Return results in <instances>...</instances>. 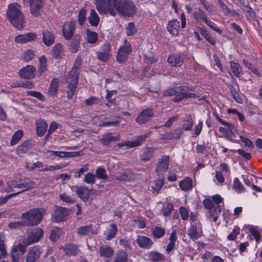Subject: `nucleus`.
I'll list each match as a JSON object with an SVG mask.
<instances>
[{
    "label": "nucleus",
    "mask_w": 262,
    "mask_h": 262,
    "mask_svg": "<svg viewBox=\"0 0 262 262\" xmlns=\"http://www.w3.org/2000/svg\"><path fill=\"white\" fill-rule=\"evenodd\" d=\"M113 136L111 133L104 134L101 139V142L104 145H108L112 141Z\"/></svg>",
    "instance_id": "obj_63"
},
{
    "label": "nucleus",
    "mask_w": 262,
    "mask_h": 262,
    "mask_svg": "<svg viewBox=\"0 0 262 262\" xmlns=\"http://www.w3.org/2000/svg\"><path fill=\"white\" fill-rule=\"evenodd\" d=\"M98 59L103 62H106L112 56V53L97 51L96 52Z\"/></svg>",
    "instance_id": "obj_54"
},
{
    "label": "nucleus",
    "mask_w": 262,
    "mask_h": 262,
    "mask_svg": "<svg viewBox=\"0 0 262 262\" xmlns=\"http://www.w3.org/2000/svg\"><path fill=\"white\" fill-rule=\"evenodd\" d=\"M89 21L90 25L93 27L98 26L99 22V17L96 11L92 9L91 11L90 16L89 17Z\"/></svg>",
    "instance_id": "obj_37"
},
{
    "label": "nucleus",
    "mask_w": 262,
    "mask_h": 262,
    "mask_svg": "<svg viewBox=\"0 0 262 262\" xmlns=\"http://www.w3.org/2000/svg\"><path fill=\"white\" fill-rule=\"evenodd\" d=\"M68 214V211L66 208L56 206L54 209L52 220L55 222L63 221Z\"/></svg>",
    "instance_id": "obj_15"
},
{
    "label": "nucleus",
    "mask_w": 262,
    "mask_h": 262,
    "mask_svg": "<svg viewBox=\"0 0 262 262\" xmlns=\"http://www.w3.org/2000/svg\"><path fill=\"white\" fill-rule=\"evenodd\" d=\"M151 233L155 237L160 238L164 235L165 230L163 228L155 226L152 228Z\"/></svg>",
    "instance_id": "obj_45"
},
{
    "label": "nucleus",
    "mask_w": 262,
    "mask_h": 262,
    "mask_svg": "<svg viewBox=\"0 0 262 262\" xmlns=\"http://www.w3.org/2000/svg\"><path fill=\"white\" fill-rule=\"evenodd\" d=\"M31 147L30 141H25L16 148V151L18 154H25Z\"/></svg>",
    "instance_id": "obj_35"
},
{
    "label": "nucleus",
    "mask_w": 262,
    "mask_h": 262,
    "mask_svg": "<svg viewBox=\"0 0 262 262\" xmlns=\"http://www.w3.org/2000/svg\"><path fill=\"white\" fill-rule=\"evenodd\" d=\"M71 189L72 191L75 189L77 196L84 202H87L89 200V194L91 190L85 186L75 185L72 186Z\"/></svg>",
    "instance_id": "obj_14"
},
{
    "label": "nucleus",
    "mask_w": 262,
    "mask_h": 262,
    "mask_svg": "<svg viewBox=\"0 0 262 262\" xmlns=\"http://www.w3.org/2000/svg\"><path fill=\"white\" fill-rule=\"evenodd\" d=\"M62 52V46L60 43L56 44L53 48V56L55 58L60 56Z\"/></svg>",
    "instance_id": "obj_58"
},
{
    "label": "nucleus",
    "mask_w": 262,
    "mask_h": 262,
    "mask_svg": "<svg viewBox=\"0 0 262 262\" xmlns=\"http://www.w3.org/2000/svg\"><path fill=\"white\" fill-rule=\"evenodd\" d=\"M132 52L130 43L126 39L124 40V45L119 48L117 52L116 59L118 62L122 63L127 59L128 56Z\"/></svg>",
    "instance_id": "obj_7"
},
{
    "label": "nucleus",
    "mask_w": 262,
    "mask_h": 262,
    "mask_svg": "<svg viewBox=\"0 0 262 262\" xmlns=\"http://www.w3.org/2000/svg\"><path fill=\"white\" fill-rule=\"evenodd\" d=\"M59 196L61 200L66 203L73 204L75 202V200L74 198L67 195L65 192L61 193Z\"/></svg>",
    "instance_id": "obj_61"
},
{
    "label": "nucleus",
    "mask_w": 262,
    "mask_h": 262,
    "mask_svg": "<svg viewBox=\"0 0 262 262\" xmlns=\"http://www.w3.org/2000/svg\"><path fill=\"white\" fill-rule=\"evenodd\" d=\"M183 89L182 90V92L181 94H179L177 98H176L174 100L175 102H179L181 101L183 98H194L196 96V94L194 93H187L186 92V88L185 87H182Z\"/></svg>",
    "instance_id": "obj_40"
},
{
    "label": "nucleus",
    "mask_w": 262,
    "mask_h": 262,
    "mask_svg": "<svg viewBox=\"0 0 262 262\" xmlns=\"http://www.w3.org/2000/svg\"><path fill=\"white\" fill-rule=\"evenodd\" d=\"M179 186L183 191H190L192 188V180L189 177H186L180 181Z\"/></svg>",
    "instance_id": "obj_31"
},
{
    "label": "nucleus",
    "mask_w": 262,
    "mask_h": 262,
    "mask_svg": "<svg viewBox=\"0 0 262 262\" xmlns=\"http://www.w3.org/2000/svg\"><path fill=\"white\" fill-rule=\"evenodd\" d=\"M193 17L194 19L198 22H205V20H207L208 17L205 15V13L203 12L202 10L200 8L197 9V10L194 12L193 14Z\"/></svg>",
    "instance_id": "obj_39"
},
{
    "label": "nucleus",
    "mask_w": 262,
    "mask_h": 262,
    "mask_svg": "<svg viewBox=\"0 0 262 262\" xmlns=\"http://www.w3.org/2000/svg\"><path fill=\"white\" fill-rule=\"evenodd\" d=\"M81 64L82 61L81 58L79 57H77L75 59V63L71 71L68 74L67 81L69 83V85L68 86V90L67 93V98L69 99L73 97L76 90L78 80V71Z\"/></svg>",
    "instance_id": "obj_2"
},
{
    "label": "nucleus",
    "mask_w": 262,
    "mask_h": 262,
    "mask_svg": "<svg viewBox=\"0 0 262 262\" xmlns=\"http://www.w3.org/2000/svg\"><path fill=\"white\" fill-rule=\"evenodd\" d=\"M137 243L140 247L146 249H150L154 245L152 241L146 236H138Z\"/></svg>",
    "instance_id": "obj_23"
},
{
    "label": "nucleus",
    "mask_w": 262,
    "mask_h": 262,
    "mask_svg": "<svg viewBox=\"0 0 262 262\" xmlns=\"http://www.w3.org/2000/svg\"><path fill=\"white\" fill-rule=\"evenodd\" d=\"M167 30L170 34L178 36L181 30L179 21L177 19L169 21L167 25Z\"/></svg>",
    "instance_id": "obj_22"
},
{
    "label": "nucleus",
    "mask_w": 262,
    "mask_h": 262,
    "mask_svg": "<svg viewBox=\"0 0 262 262\" xmlns=\"http://www.w3.org/2000/svg\"><path fill=\"white\" fill-rule=\"evenodd\" d=\"M54 36L53 33L48 30L42 32V41L47 46H50L54 42Z\"/></svg>",
    "instance_id": "obj_29"
},
{
    "label": "nucleus",
    "mask_w": 262,
    "mask_h": 262,
    "mask_svg": "<svg viewBox=\"0 0 262 262\" xmlns=\"http://www.w3.org/2000/svg\"><path fill=\"white\" fill-rule=\"evenodd\" d=\"M164 182L165 179L164 178H159L153 182L151 187L154 191L158 192L163 186Z\"/></svg>",
    "instance_id": "obj_47"
},
{
    "label": "nucleus",
    "mask_w": 262,
    "mask_h": 262,
    "mask_svg": "<svg viewBox=\"0 0 262 262\" xmlns=\"http://www.w3.org/2000/svg\"><path fill=\"white\" fill-rule=\"evenodd\" d=\"M173 204L169 202H166L164 204L161 212L164 216H166L169 215L173 210Z\"/></svg>",
    "instance_id": "obj_44"
},
{
    "label": "nucleus",
    "mask_w": 262,
    "mask_h": 262,
    "mask_svg": "<svg viewBox=\"0 0 262 262\" xmlns=\"http://www.w3.org/2000/svg\"><path fill=\"white\" fill-rule=\"evenodd\" d=\"M202 234V226L200 222L197 221L191 224L188 230V235L191 239L193 240L197 239L201 237Z\"/></svg>",
    "instance_id": "obj_9"
},
{
    "label": "nucleus",
    "mask_w": 262,
    "mask_h": 262,
    "mask_svg": "<svg viewBox=\"0 0 262 262\" xmlns=\"http://www.w3.org/2000/svg\"><path fill=\"white\" fill-rule=\"evenodd\" d=\"M41 252L40 246L35 245L30 247L26 256V262H35L39 258Z\"/></svg>",
    "instance_id": "obj_11"
},
{
    "label": "nucleus",
    "mask_w": 262,
    "mask_h": 262,
    "mask_svg": "<svg viewBox=\"0 0 262 262\" xmlns=\"http://www.w3.org/2000/svg\"><path fill=\"white\" fill-rule=\"evenodd\" d=\"M45 211L41 208H32L21 214V218L25 226H34L38 225L41 221Z\"/></svg>",
    "instance_id": "obj_4"
},
{
    "label": "nucleus",
    "mask_w": 262,
    "mask_h": 262,
    "mask_svg": "<svg viewBox=\"0 0 262 262\" xmlns=\"http://www.w3.org/2000/svg\"><path fill=\"white\" fill-rule=\"evenodd\" d=\"M96 176L94 174L88 172L85 174L83 181L89 184H94L96 182Z\"/></svg>",
    "instance_id": "obj_56"
},
{
    "label": "nucleus",
    "mask_w": 262,
    "mask_h": 262,
    "mask_svg": "<svg viewBox=\"0 0 262 262\" xmlns=\"http://www.w3.org/2000/svg\"><path fill=\"white\" fill-rule=\"evenodd\" d=\"M87 41L90 43H94L98 40V35L96 32L87 30L86 32Z\"/></svg>",
    "instance_id": "obj_53"
},
{
    "label": "nucleus",
    "mask_w": 262,
    "mask_h": 262,
    "mask_svg": "<svg viewBox=\"0 0 262 262\" xmlns=\"http://www.w3.org/2000/svg\"><path fill=\"white\" fill-rule=\"evenodd\" d=\"M23 135V133L20 130H17L13 135L10 141L11 145H15L20 140Z\"/></svg>",
    "instance_id": "obj_52"
},
{
    "label": "nucleus",
    "mask_w": 262,
    "mask_h": 262,
    "mask_svg": "<svg viewBox=\"0 0 262 262\" xmlns=\"http://www.w3.org/2000/svg\"><path fill=\"white\" fill-rule=\"evenodd\" d=\"M58 89V80L57 79H53L51 82L48 91L49 95L54 96L57 93Z\"/></svg>",
    "instance_id": "obj_43"
},
{
    "label": "nucleus",
    "mask_w": 262,
    "mask_h": 262,
    "mask_svg": "<svg viewBox=\"0 0 262 262\" xmlns=\"http://www.w3.org/2000/svg\"><path fill=\"white\" fill-rule=\"evenodd\" d=\"M35 182L30 179H26L24 180L18 181V189L19 190L14 193H17V195L24 191L29 190L33 188Z\"/></svg>",
    "instance_id": "obj_20"
},
{
    "label": "nucleus",
    "mask_w": 262,
    "mask_h": 262,
    "mask_svg": "<svg viewBox=\"0 0 262 262\" xmlns=\"http://www.w3.org/2000/svg\"><path fill=\"white\" fill-rule=\"evenodd\" d=\"M96 177L101 180H105L107 179L106 170L102 167H98L96 170Z\"/></svg>",
    "instance_id": "obj_49"
},
{
    "label": "nucleus",
    "mask_w": 262,
    "mask_h": 262,
    "mask_svg": "<svg viewBox=\"0 0 262 262\" xmlns=\"http://www.w3.org/2000/svg\"><path fill=\"white\" fill-rule=\"evenodd\" d=\"M183 129L178 127L173 132H168L162 136V139L164 140H172L179 139L183 134Z\"/></svg>",
    "instance_id": "obj_25"
},
{
    "label": "nucleus",
    "mask_w": 262,
    "mask_h": 262,
    "mask_svg": "<svg viewBox=\"0 0 262 262\" xmlns=\"http://www.w3.org/2000/svg\"><path fill=\"white\" fill-rule=\"evenodd\" d=\"M96 8L101 15L110 14L111 16L116 15L115 10L113 6V1L95 0Z\"/></svg>",
    "instance_id": "obj_5"
},
{
    "label": "nucleus",
    "mask_w": 262,
    "mask_h": 262,
    "mask_svg": "<svg viewBox=\"0 0 262 262\" xmlns=\"http://www.w3.org/2000/svg\"><path fill=\"white\" fill-rule=\"evenodd\" d=\"M36 38V33L29 32L25 34L16 36L15 37V41L17 43H25L35 40Z\"/></svg>",
    "instance_id": "obj_21"
},
{
    "label": "nucleus",
    "mask_w": 262,
    "mask_h": 262,
    "mask_svg": "<svg viewBox=\"0 0 262 262\" xmlns=\"http://www.w3.org/2000/svg\"><path fill=\"white\" fill-rule=\"evenodd\" d=\"M230 67L232 72L236 77H239L243 73V68L242 66L237 62L234 61L230 62Z\"/></svg>",
    "instance_id": "obj_30"
},
{
    "label": "nucleus",
    "mask_w": 262,
    "mask_h": 262,
    "mask_svg": "<svg viewBox=\"0 0 262 262\" xmlns=\"http://www.w3.org/2000/svg\"><path fill=\"white\" fill-rule=\"evenodd\" d=\"M36 132L39 137L43 136L47 130L48 125L47 123L42 119H38L36 121Z\"/></svg>",
    "instance_id": "obj_24"
},
{
    "label": "nucleus",
    "mask_w": 262,
    "mask_h": 262,
    "mask_svg": "<svg viewBox=\"0 0 262 262\" xmlns=\"http://www.w3.org/2000/svg\"><path fill=\"white\" fill-rule=\"evenodd\" d=\"M153 152V148L148 147L146 149V151L144 152L142 155V160L145 162L149 161L152 156Z\"/></svg>",
    "instance_id": "obj_59"
},
{
    "label": "nucleus",
    "mask_w": 262,
    "mask_h": 262,
    "mask_svg": "<svg viewBox=\"0 0 262 262\" xmlns=\"http://www.w3.org/2000/svg\"><path fill=\"white\" fill-rule=\"evenodd\" d=\"M130 242V239L128 238L127 237L119 239L120 245L124 247L126 250H128L131 248Z\"/></svg>",
    "instance_id": "obj_62"
},
{
    "label": "nucleus",
    "mask_w": 262,
    "mask_h": 262,
    "mask_svg": "<svg viewBox=\"0 0 262 262\" xmlns=\"http://www.w3.org/2000/svg\"><path fill=\"white\" fill-rule=\"evenodd\" d=\"M100 254L101 256L110 257L114 254V250L109 246H101L99 248Z\"/></svg>",
    "instance_id": "obj_41"
},
{
    "label": "nucleus",
    "mask_w": 262,
    "mask_h": 262,
    "mask_svg": "<svg viewBox=\"0 0 262 262\" xmlns=\"http://www.w3.org/2000/svg\"><path fill=\"white\" fill-rule=\"evenodd\" d=\"M232 188L237 193H241L245 191V188L238 178L234 179Z\"/></svg>",
    "instance_id": "obj_42"
},
{
    "label": "nucleus",
    "mask_w": 262,
    "mask_h": 262,
    "mask_svg": "<svg viewBox=\"0 0 262 262\" xmlns=\"http://www.w3.org/2000/svg\"><path fill=\"white\" fill-rule=\"evenodd\" d=\"M60 230L59 228L52 230L50 233V238L52 241H56L60 236Z\"/></svg>",
    "instance_id": "obj_64"
},
{
    "label": "nucleus",
    "mask_w": 262,
    "mask_h": 262,
    "mask_svg": "<svg viewBox=\"0 0 262 262\" xmlns=\"http://www.w3.org/2000/svg\"><path fill=\"white\" fill-rule=\"evenodd\" d=\"M6 237L3 233H0V259L7 255L6 247L5 245Z\"/></svg>",
    "instance_id": "obj_36"
},
{
    "label": "nucleus",
    "mask_w": 262,
    "mask_h": 262,
    "mask_svg": "<svg viewBox=\"0 0 262 262\" xmlns=\"http://www.w3.org/2000/svg\"><path fill=\"white\" fill-rule=\"evenodd\" d=\"M98 224L82 226L77 228V233L79 235H89L90 234L96 235L99 232Z\"/></svg>",
    "instance_id": "obj_10"
},
{
    "label": "nucleus",
    "mask_w": 262,
    "mask_h": 262,
    "mask_svg": "<svg viewBox=\"0 0 262 262\" xmlns=\"http://www.w3.org/2000/svg\"><path fill=\"white\" fill-rule=\"evenodd\" d=\"M116 12L124 16L130 17L136 13V7L131 0H113Z\"/></svg>",
    "instance_id": "obj_3"
},
{
    "label": "nucleus",
    "mask_w": 262,
    "mask_h": 262,
    "mask_svg": "<svg viewBox=\"0 0 262 262\" xmlns=\"http://www.w3.org/2000/svg\"><path fill=\"white\" fill-rule=\"evenodd\" d=\"M169 157L168 156L164 155L159 160L156 167V171L160 174L167 171L169 166Z\"/></svg>",
    "instance_id": "obj_18"
},
{
    "label": "nucleus",
    "mask_w": 262,
    "mask_h": 262,
    "mask_svg": "<svg viewBox=\"0 0 262 262\" xmlns=\"http://www.w3.org/2000/svg\"><path fill=\"white\" fill-rule=\"evenodd\" d=\"M76 29V23L73 21L65 23L62 28V34L64 38L69 40L73 36Z\"/></svg>",
    "instance_id": "obj_13"
},
{
    "label": "nucleus",
    "mask_w": 262,
    "mask_h": 262,
    "mask_svg": "<svg viewBox=\"0 0 262 262\" xmlns=\"http://www.w3.org/2000/svg\"><path fill=\"white\" fill-rule=\"evenodd\" d=\"M137 30L135 24L132 23H129L126 28V34L128 36L134 35L137 33Z\"/></svg>",
    "instance_id": "obj_57"
},
{
    "label": "nucleus",
    "mask_w": 262,
    "mask_h": 262,
    "mask_svg": "<svg viewBox=\"0 0 262 262\" xmlns=\"http://www.w3.org/2000/svg\"><path fill=\"white\" fill-rule=\"evenodd\" d=\"M225 127H220L219 131L223 134H233L236 131L235 127L227 122V125H224Z\"/></svg>",
    "instance_id": "obj_50"
},
{
    "label": "nucleus",
    "mask_w": 262,
    "mask_h": 262,
    "mask_svg": "<svg viewBox=\"0 0 262 262\" xmlns=\"http://www.w3.org/2000/svg\"><path fill=\"white\" fill-rule=\"evenodd\" d=\"M243 62L245 65V66L254 74L258 76H260V72L258 71L257 69L252 64V63L249 62L247 60L245 59L243 60Z\"/></svg>",
    "instance_id": "obj_55"
},
{
    "label": "nucleus",
    "mask_w": 262,
    "mask_h": 262,
    "mask_svg": "<svg viewBox=\"0 0 262 262\" xmlns=\"http://www.w3.org/2000/svg\"><path fill=\"white\" fill-rule=\"evenodd\" d=\"M168 62L173 67H181L184 62V57L181 55H172L167 59Z\"/></svg>",
    "instance_id": "obj_27"
},
{
    "label": "nucleus",
    "mask_w": 262,
    "mask_h": 262,
    "mask_svg": "<svg viewBox=\"0 0 262 262\" xmlns=\"http://www.w3.org/2000/svg\"><path fill=\"white\" fill-rule=\"evenodd\" d=\"M39 68L38 69V72L40 74L45 72L47 68V60L45 56L42 55L39 58Z\"/></svg>",
    "instance_id": "obj_51"
},
{
    "label": "nucleus",
    "mask_w": 262,
    "mask_h": 262,
    "mask_svg": "<svg viewBox=\"0 0 262 262\" xmlns=\"http://www.w3.org/2000/svg\"><path fill=\"white\" fill-rule=\"evenodd\" d=\"M6 16L16 29L21 30L23 28L24 16L20 11V6L18 4L13 3L8 6Z\"/></svg>",
    "instance_id": "obj_1"
},
{
    "label": "nucleus",
    "mask_w": 262,
    "mask_h": 262,
    "mask_svg": "<svg viewBox=\"0 0 262 262\" xmlns=\"http://www.w3.org/2000/svg\"><path fill=\"white\" fill-rule=\"evenodd\" d=\"M128 257L127 253L124 251H121L116 254L114 262H125Z\"/></svg>",
    "instance_id": "obj_48"
},
{
    "label": "nucleus",
    "mask_w": 262,
    "mask_h": 262,
    "mask_svg": "<svg viewBox=\"0 0 262 262\" xmlns=\"http://www.w3.org/2000/svg\"><path fill=\"white\" fill-rule=\"evenodd\" d=\"M23 3L25 5L30 7L32 15L35 17L40 15L43 6V0H23Z\"/></svg>",
    "instance_id": "obj_6"
},
{
    "label": "nucleus",
    "mask_w": 262,
    "mask_h": 262,
    "mask_svg": "<svg viewBox=\"0 0 262 262\" xmlns=\"http://www.w3.org/2000/svg\"><path fill=\"white\" fill-rule=\"evenodd\" d=\"M149 135L150 133L137 136L134 140L127 141L123 143H119L118 146L120 147L126 146L128 148H133L141 146Z\"/></svg>",
    "instance_id": "obj_12"
},
{
    "label": "nucleus",
    "mask_w": 262,
    "mask_h": 262,
    "mask_svg": "<svg viewBox=\"0 0 262 262\" xmlns=\"http://www.w3.org/2000/svg\"><path fill=\"white\" fill-rule=\"evenodd\" d=\"M154 116V112L151 109H146L142 111L136 118V121L139 124H145L148 122Z\"/></svg>",
    "instance_id": "obj_16"
},
{
    "label": "nucleus",
    "mask_w": 262,
    "mask_h": 262,
    "mask_svg": "<svg viewBox=\"0 0 262 262\" xmlns=\"http://www.w3.org/2000/svg\"><path fill=\"white\" fill-rule=\"evenodd\" d=\"M208 210L209 211L207 215V219L214 222H216L222 211L221 206L220 205H216L214 208Z\"/></svg>",
    "instance_id": "obj_26"
},
{
    "label": "nucleus",
    "mask_w": 262,
    "mask_h": 262,
    "mask_svg": "<svg viewBox=\"0 0 262 262\" xmlns=\"http://www.w3.org/2000/svg\"><path fill=\"white\" fill-rule=\"evenodd\" d=\"M80 38L78 36H75L69 45V48L71 52L76 53L78 51L80 47Z\"/></svg>",
    "instance_id": "obj_34"
},
{
    "label": "nucleus",
    "mask_w": 262,
    "mask_h": 262,
    "mask_svg": "<svg viewBox=\"0 0 262 262\" xmlns=\"http://www.w3.org/2000/svg\"><path fill=\"white\" fill-rule=\"evenodd\" d=\"M43 230L40 228H36L33 229L28 233L26 243L27 245H30L38 242L43 235Z\"/></svg>",
    "instance_id": "obj_8"
},
{
    "label": "nucleus",
    "mask_w": 262,
    "mask_h": 262,
    "mask_svg": "<svg viewBox=\"0 0 262 262\" xmlns=\"http://www.w3.org/2000/svg\"><path fill=\"white\" fill-rule=\"evenodd\" d=\"M117 232L118 228L117 225L112 223L106 226L103 235L106 240L110 241L115 237Z\"/></svg>",
    "instance_id": "obj_17"
},
{
    "label": "nucleus",
    "mask_w": 262,
    "mask_h": 262,
    "mask_svg": "<svg viewBox=\"0 0 262 262\" xmlns=\"http://www.w3.org/2000/svg\"><path fill=\"white\" fill-rule=\"evenodd\" d=\"M229 88L230 90V92L232 95L233 96L234 100L238 103H242L243 99L242 98L239 97L238 93L236 89L232 85H230Z\"/></svg>",
    "instance_id": "obj_60"
},
{
    "label": "nucleus",
    "mask_w": 262,
    "mask_h": 262,
    "mask_svg": "<svg viewBox=\"0 0 262 262\" xmlns=\"http://www.w3.org/2000/svg\"><path fill=\"white\" fill-rule=\"evenodd\" d=\"M220 7L222 8V11L226 15L236 16L238 14L234 10L229 8L221 0H218Z\"/></svg>",
    "instance_id": "obj_32"
},
{
    "label": "nucleus",
    "mask_w": 262,
    "mask_h": 262,
    "mask_svg": "<svg viewBox=\"0 0 262 262\" xmlns=\"http://www.w3.org/2000/svg\"><path fill=\"white\" fill-rule=\"evenodd\" d=\"M36 69L34 67L28 65L19 71V75L24 78L32 79L35 77Z\"/></svg>",
    "instance_id": "obj_19"
},
{
    "label": "nucleus",
    "mask_w": 262,
    "mask_h": 262,
    "mask_svg": "<svg viewBox=\"0 0 262 262\" xmlns=\"http://www.w3.org/2000/svg\"><path fill=\"white\" fill-rule=\"evenodd\" d=\"M193 125V121L191 117L189 115L186 117V119L184 121L182 127L181 128L185 130H190Z\"/></svg>",
    "instance_id": "obj_46"
},
{
    "label": "nucleus",
    "mask_w": 262,
    "mask_h": 262,
    "mask_svg": "<svg viewBox=\"0 0 262 262\" xmlns=\"http://www.w3.org/2000/svg\"><path fill=\"white\" fill-rule=\"evenodd\" d=\"M146 256L148 260L153 261H164L166 259L163 254L157 251L149 252L146 254Z\"/></svg>",
    "instance_id": "obj_28"
},
{
    "label": "nucleus",
    "mask_w": 262,
    "mask_h": 262,
    "mask_svg": "<svg viewBox=\"0 0 262 262\" xmlns=\"http://www.w3.org/2000/svg\"><path fill=\"white\" fill-rule=\"evenodd\" d=\"M183 90L182 87H177L173 89H168L164 92L163 95L165 96L175 95V97L173 99V101H174L175 99L177 98L179 94L181 93L182 90Z\"/></svg>",
    "instance_id": "obj_33"
},
{
    "label": "nucleus",
    "mask_w": 262,
    "mask_h": 262,
    "mask_svg": "<svg viewBox=\"0 0 262 262\" xmlns=\"http://www.w3.org/2000/svg\"><path fill=\"white\" fill-rule=\"evenodd\" d=\"M68 256L75 255L77 253V248L76 245L68 244L62 248Z\"/></svg>",
    "instance_id": "obj_38"
}]
</instances>
